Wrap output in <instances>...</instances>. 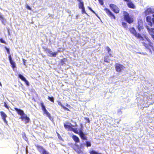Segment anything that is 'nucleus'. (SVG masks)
<instances>
[{
	"mask_svg": "<svg viewBox=\"0 0 154 154\" xmlns=\"http://www.w3.org/2000/svg\"><path fill=\"white\" fill-rule=\"evenodd\" d=\"M88 8H89V9L91 10L92 12H93L94 13V14H95V15L98 17H98V16H97V15L96 14V13H95V12L90 7H88Z\"/></svg>",
	"mask_w": 154,
	"mask_h": 154,
	"instance_id": "obj_34",
	"label": "nucleus"
},
{
	"mask_svg": "<svg viewBox=\"0 0 154 154\" xmlns=\"http://www.w3.org/2000/svg\"><path fill=\"white\" fill-rule=\"evenodd\" d=\"M144 45L149 50V51L150 52H151L150 48L152 47V46L151 45H149L147 44H146L145 43H144Z\"/></svg>",
	"mask_w": 154,
	"mask_h": 154,
	"instance_id": "obj_22",
	"label": "nucleus"
},
{
	"mask_svg": "<svg viewBox=\"0 0 154 154\" xmlns=\"http://www.w3.org/2000/svg\"><path fill=\"white\" fill-rule=\"evenodd\" d=\"M8 33H9V29H8Z\"/></svg>",
	"mask_w": 154,
	"mask_h": 154,
	"instance_id": "obj_47",
	"label": "nucleus"
},
{
	"mask_svg": "<svg viewBox=\"0 0 154 154\" xmlns=\"http://www.w3.org/2000/svg\"><path fill=\"white\" fill-rule=\"evenodd\" d=\"M9 60V61H13V60L12 59V57H11V55H10L8 57Z\"/></svg>",
	"mask_w": 154,
	"mask_h": 154,
	"instance_id": "obj_38",
	"label": "nucleus"
},
{
	"mask_svg": "<svg viewBox=\"0 0 154 154\" xmlns=\"http://www.w3.org/2000/svg\"><path fill=\"white\" fill-rule=\"evenodd\" d=\"M126 2H129L131 0H124Z\"/></svg>",
	"mask_w": 154,
	"mask_h": 154,
	"instance_id": "obj_45",
	"label": "nucleus"
},
{
	"mask_svg": "<svg viewBox=\"0 0 154 154\" xmlns=\"http://www.w3.org/2000/svg\"><path fill=\"white\" fill-rule=\"evenodd\" d=\"M23 63L24 65L25 66L26 65L25 62H26V60H25L23 59Z\"/></svg>",
	"mask_w": 154,
	"mask_h": 154,
	"instance_id": "obj_42",
	"label": "nucleus"
},
{
	"mask_svg": "<svg viewBox=\"0 0 154 154\" xmlns=\"http://www.w3.org/2000/svg\"><path fill=\"white\" fill-rule=\"evenodd\" d=\"M86 145L87 147L91 146V143L89 141L86 142Z\"/></svg>",
	"mask_w": 154,
	"mask_h": 154,
	"instance_id": "obj_27",
	"label": "nucleus"
},
{
	"mask_svg": "<svg viewBox=\"0 0 154 154\" xmlns=\"http://www.w3.org/2000/svg\"><path fill=\"white\" fill-rule=\"evenodd\" d=\"M0 20L1 21L2 23L5 24V20L2 15L0 14Z\"/></svg>",
	"mask_w": 154,
	"mask_h": 154,
	"instance_id": "obj_19",
	"label": "nucleus"
},
{
	"mask_svg": "<svg viewBox=\"0 0 154 154\" xmlns=\"http://www.w3.org/2000/svg\"><path fill=\"white\" fill-rule=\"evenodd\" d=\"M143 24L142 19L139 18L138 19V25L137 26V28L139 31H140L143 29Z\"/></svg>",
	"mask_w": 154,
	"mask_h": 154,
	"instance_id": "obj_9",
	"label": "nucleus"
},
{
	"mask_svg": "<svg viewBox=\"0 0 154 154\" xmlns=\"http://www.w3.org/2000/svg\"><path fill=\"white\" fill-rule=\"evenodd\" d=\"M109 6L112 10L116 13L117 14L119 12V8L116 5L113 4H111Z\"/></svg>",
	"mask_w": 154,
	"mask_h": 154,
	"instance_id": "obj_8",
	"label": "nucleus"
},
{
	"mask_svg": "<svg viewBox=\"0 0 154 154\" xmlns=\"http://www.w3.org/2000/svg\"><path fill=\"white\" fill-rule=\"evenodd\" d=\"M4 106L6 108H8V106L7 105V104L5 103H4Z\"/></svg>",
	"mask_w": 154,
	"mask_h": 154,
	"instance_id": "obj_41",
	"label": "nucleus"
},
{
	"mask_svg": "<svg viewBox=\"0 0 154 154\" xmlns=\"http://www.w3.org/2000/svg\"><path fill=\"white\" fill-rule=\"evenodd\" d=\"M18 76L20 79L24 81L26 79L25 77L21 74H19L18 75Z\"/></svg>",
	"mask_w": 154,
	"mask_h": 154,
	"instance_id": "obj_24",
	"label": "nucleus"
},
{
	"mask_svg": "<svg viewBox=\"0 0 154 154\" xmlns=\"http://www.w3.org/2000/svg\"><path fill=\"white\" fill-rule=\"evenodd\" d=\"M122 25L123 26V27H124L125 28H126L127 27V23L125 22H122Z\"/></svg>",
	"mask_w": 154,
	"mask_h": 154,
	"instance_id": "obj_30",
	"label": "nucleus"
},
{
	"mask_svg": "<svg viewBox=\"0 0 154 154\" xmlns=\"http://www.w3.org/2000/svg\"><path fill=\"white\" fill-rule=\"evenodd\" d=\"M75 125V124L74 125Z\"/></svg>",
	"mask_w": 154,
	"mask_h": 154,
	"instance_id": "obj_48",
	"label": "nucleus"
},
{
	"mask_svg": "<svg viewBox=\"0 0 154 154\" xmlns=\"http://www.w3.org/2000/svg\"><path fill=\"white\" fill-rule=\"evenodd\" d=\"M154 13V9L151 7L147 8L145 12V14L146 15H147L150 14H153Z\"/></svg>",
	"mask_w": 154,
	"mask_h": 154,
	"instance_id": "obj_10",
	"label": "nucleus"
},
{
	"mask_svg": "<svg viewBox=\"0 0 154 154\" xmlns=\"http://www.w3.org/2000/svg\"><path fill=\"white\" fill-rule=\"evenodd\" d=\"M70 131H73L75 133H79L77 128H74L72 127V128H70Z\"/></svg>",
	"mask_w": 154,
	"mask_h": 154,
	"instance_id": "obj_25",
	"label": "nucleus"
},
{
	"mask_svg": "<svg viewBox=\"0 0 154 154\" xmlns=\"http://www.w3.org/2000/svg\"><path fill=\"white\" fill-rule=\"evenodd\" d=\"M65 60H61V63L62 64H63V62H64V61Z\"/></svg>",
	"mask_w": 154,
	"mask_h": 154,
	"instance_id": "obj_44",
	"label": "nucleus"
},
{
	"mask_svg": "<svg viewBox=\"0 0 154 154\" xmlns=\"http://www.w3.org/2000/svg\"><path fill=\"white\" fill-rule=\"evenodd\" d=\"M98 1L101 5H103V0H98Z\"/></svg>",
	"mask_w": 154,
	"mask_h": 154,
	"instance_id": "obj_37",
	"label": "nucleus"
},
{
	"mask_svg": "<svg viewBox=\"0 0 154 154\" xmlns=\"http://www.w3.org/2000/svg\"><path fill=\"white\" fill-rule=\"evenodd\" d=\"M20 119H21L22 121H23L26 124L29 122L30 121V119L26 114L20 116Z\"/></svg>",
	"mask_w": 154,
	"mask_h": 154,
	"instance_id": "obj_5",
	"label": "nucleus"
},
{
	"mask_svg": "<svg viewBox=\"0 0 154 154\" xmlns=\"http://www.w3.org/2000/svg\"><path fill=\"white\" fill-rule=\"evenodd\" d=\"M37 147L38 150L42 154H49V153L42 147L39 146H37Z\"/></svg>",
	"mask_w": 154,
	"mask_h": 154,
	"instance_id": "obj_6",
	"label": "nucleus"
},
{
	"mask_svg": "<svg viewBox=\"0 0 154 154\" xmlns=\"http://www.w3.org/2000/svg\"><path fill=\"white\" fill-rule=\"evenodd\" d=\"M77 125L76 123H75V125H72L71 123H70V127H75Z\"/></svg>",
	"mask_w": 154,
	"mask_h": 154,
	"instance_id": "obj_40",
	"label": "nucleus"
},
{
	"mask_svg": "<svg viewBox=\"0 0 154 154\" xmlns=\"http://www.w3.org/2000/svg\"><path fill=\"white\" fill-rule=\"evenodd\" d=\"M128 6L131 8H134V5L131 2H129L128 3Z\"/></svg>",
	"mask_w": 154,
	"mask_h": 154,
	"instance_id": "obj_20",
	"label": "nucleus"
},
{
	"mask_svg": "<svg viewBox=\"0 0 154 154\" xmlns=\"http://www.w3.org/2000/svg\"><path fill=\"white\" fill-rule=\"evenodd\" d=\"M79 154H83V152L80 150H75Z\"/></svg>",
	"mask_w": 154,
	"mask_h": 154,
	"instance_id": "obj_32",
	"label": "nucleus"
},
{
	"mask_svg": "<svg viewBox=\"0 0 154 154\" xmlns=\"http://www.w3.org/2000/svg\"><path fill=\"white\" fill-rule=\"evenodd\" d=\"M130 32L136 37L140 39H142L143 38L139 33H137L134 27H132L129 29Z\"/></svg>",
	"mask_w": 154,
	"mask_h": 154,
	"instance_id": "obj_3",
	"label": "nucleus"
},
{
	"mask_svg": "<svg viewBox=\"0 0 154 154\" xmlns=\"http://www.w3.org/2000/svg\"><path fill=\"white\" fill-rule=\"evenodd\" d=\"M58 104L59 105H60L63 107V108H64V109H66L67 110H69L68 109L66 108V107H64V106H63L61 103L59 102L58 103Z\"/></svg>",
	"mask_w": 154,
	"mask_h": 154,
	"instance_id": "obj_31",
	"label": "nucleus"
},
{
	"mask_svg": "<svg viewBox=\"0 0 154 154\" xmlns=\"http://www.w3.org/2000/svg\"><path fill=\"white\" fill-rule=\"evenodd\" d=\"M70 123L69 122H66L64 124V127L65 128H68V130L70 131V128H72V127H70Z\"/></svg>",
	"mask_w": 154,
	"mask_h": 154,
	"instance_id": "obj_16",
	"label": "nucleus"
},
{
	"mask_svg": "<svg viewBox=\"0 0 154 154\" xmlns=\"http://www.w3.org/2000/svg\"><path fill=\"white\" fill-rule=\"evenodd\" d=\"M1 115L5 123L7 124L8 121L6 120V118L7 117V116L6 114L3 112L2 111L0 112Z\"/></svg>",
	"mask_w": 154,
	"mask_h": 154,
	"instance_id": "obj_12",
	"label": "nucleus"
},
{
	"mask_svg": "<svg viewBox=\"0 0 154 154\" xmlns=\"http://www.w3.org/2000/svg\"><path fill=\"white\" fill-rule=\"evenodd\" d=\"M48 99L53 102H54V98L53 97H48Z\"/></svg>",
	"mask_w": 154,
	"mask_h": 154,
	"instance_id": "obj_28",
	"label": "nucleus"
},
{
	"mask_svg": "<svg viewBox=\"0 0 154 154\" xmlns=\"http://www.w3.org/2000/svg\"><path fill=\"white\" fill-rule=\"evenodd\" d=\"M104 10L110 17L113 18L114 19H115V17L114 15L108 9L105 8Z\"/></svg>",
	"mask_w": 154,
	"mask_h": 154,
	"instance_id": "obj_11",
	"label": "nucleus"
},
{
	"mask_svg": "<svg viewBox=\"0 0 154 154\" xmlns=\"http://www.w3.org/2000/svg\"><path fill=\"white\" fill-rule=\"evenodd\" d=\"M0 42L3 43H5V42L3 40L2 38L0 39Z\"/></svg>",
	"mask_w": 154,
	"mask_h": 154,
	"instance_id": "obj_39",
	"label": "nucleus"
},
{
	"mask_svg": "<svg viewBox=\"0 0 154 154\" xmlns=\"http://www.w3.org/2000/svg\"><path fill=\"white\" fill-rule=\"evenodd\" d=\"M79 2V8L80 9L83 7H84V3L82 1V0H77Z\"/></svg>",
	"mask_w": 154,
	"mask_h": 154,
	"instance_id": "obj_17",
	"label": "nucleus"
},
{
	"mask_svg": "<svg viewBox=\"0 0 154 154\" xmlns=\"http://www.w3.org/2000/svg\"><path fill=\"white\" fill-rule=\"evenodd\" d=\"M48 52L50 54L49 56L51 57H56L58 53L57 52H53L51 51L50 50H48Z\"/></svg>",
	"mask_w": 154,
	"mask_h": 154,
	"instance_id": "obj_15",
	"label": "nucleus"
},
{
	"mask_svg": "<svg viewBox=\"0 0 154 154\" xmlns=\"http://www.w3.org/2000/svg\"><path fill=\"white\" fill-rule=\"evenodd\" d=\"M5 48L7 51V53H8V54H10V51H9V49L8 48L6 47H5Z\"/></svg>",
	"mask_w": 154,
	"mask_h": 154,
	"instance_id": "obj_36",
	"label": "nucleus"
},
{
	"mask_svg": "<svg viewBox=\"0 0 154 154\" xmlns=\"http://www.w3.org/2000/svg\"><path fill=\"white\" fill-rule=\"evenodd\" d=\"M89 153L90 154H101L100 153H99L94 150L90 151Z\"/></svg>",
	"mask_w": 154,
	"mask_h": 154,
	"instance_id": "obj_26",
	"label": "nucleus"
},
{
	"mask_svg": "<svg viewBox=\"0 0 154 154\" xmlns=\"http://www.w3.org/2000/svg\"><path fill=\"white\" fill-rule=\"evenodd\" d=\"M79 135H80L81 138L84 140L87 139V137L84 134L81 130H80L79 132Z\"/></svg>",
	"mask_w": 154,
	"mask_h": 154,
	"instance_id": "obj_14",
	"label": "nucleus"
},
{
	"mask_svg": "<svg viewBox=\"0 0 154 154\" xmlns=\"http://www.w3.org/2000/svg\"><path fill=\"white\" fill-rule=\"evenodd\" d=\"M0 86H2V84L0 82Z\"/></svg>",
	"mask_w": 154,
	"mask_h": 154,
	"instance_id": "obj_46",
	"label": "nucleus"
},
{
	"mask_svg": "<svg viewBox=\"0 0 154 154\" xmlns=\"http://www.w3.org/2000/svg\"><path fill=\"white\" fill-rule=\"evenodd\" d=\"M26 8L28 9L31 10V8L28 5H27L26 6Z\"/></svg>",
	"mask_w": 154,
	"mask_h": 154,
	"instance_id": "obj_43",
	"label": "nucleus"
},
{
	"mask_svg": "<svg viewBox=\"0 0 154 154\" xmlns=\"http://www.w3.org/2000/svg\"><path fill=\"white\" fill-rule=\"evenodd\" d=\"M10 62L12 65V67L13 69H14L16 67V63L13 60L10 61Z\"/></svg>",
	"mask_w": 154,
	"mask_h": 154,
	"instance_id": "obj_23",
	"label": "nucleus"
},
{
	"mask_svg": "<svg viewBox=\"0 0 154 154\" xmlns=\"http://www.w3.org/2000/svg\"><path fill=\"white\" fill-rule=\"evenodd\" d=\"M42 109L43 110L44 113L45 114L46 116L48 117L50 119H51V117L50 113L48 112L45 108V106L44 105L43 103H41Z\"/></svg>",
	"mask_w": 154,
	"mask_h": 154,
	"instance_id": "obj_4",
	"label": "nucleus"
},
{
	"mask_svg": "<svg viewBox=\"0 0 154 154\" xmlns=\"http://www.w3.org/2000/svg\"><path fill=\"white\" fill-rule=\"evenodd\" d=\"M81 9H82V14H83L84 13L86 14V12L85 11V9L84 7L83 8H81Z\"/></svg>",
	"mask_w": 154,
	"mask_h": 154,
	"instance_id": "obj_33",
	"label": "nucleus"
},
{
	"mask_svg": "<svg viewBox=\"0 0 154 154\" xmlns=\"http://www.w3.org/2000/svg\"><path fill=\"white\" fill-rule=\"evenodd\" d=\"M115 68L117 72H120L124 70L125 67L120 64L116 63V65Z\"/></svg>",
	"mask_w": 154,
	"mask_h": 154,
	"instance_id": "obj_7",
	"label": "nucleus"
},
{
	"mask_svg": "<svg viewBox=\"0 0 154 154\" xmlns=\"http://www.w3.org/2000/svg\"><path fill=\"white\" fill-rule=\"evenodd\" d=\"M104 60L105 62H107L108 63H109V60L107 59V58L106 57H104Z\"/></svg>",
	"mask_w": 154,
	"mask_h": 154,
	"instance_id": "obj_29",
	"label": "nucleus"
},
{
	"mask_svg": "<svg viewBox=\"0 0 154 154\" xmlns=\"http://www.w3.org/2000/svg\"><path fill=\"white\" fill-rule=\"evenodd\" d=\"M72 138L74 141L76 142H79V139L77 136L75 135H73Z\"/></svg>",
	"mask_w": 154,
	"mask_h": 154,
	"instance_id": "obj_21",
	"label": "nucleus"
},
{
	"mask_svg": "<svg viewBox=\"0 0 154 154\" xmlns=\"http://www.w3.org/2000/svg\"><path fill=\"white\" fill-rule=\"evenodd\" d=\"M123 14L124 19L128 23H131L133 22V19L130 17L129 14L127 12L124 11Z\"/></svg>",
	"mask_w": 154,
	"mask_h": 154,
	"instance_id": "obj_2",
	"label": "nucleus"
},
{
	"mask_svg": "<svg viewBox=\"0 0 154 154\" xmlns=\"http://www.w3.org/2000/svg\"><path fill=\"white\" fill-rule=\"evenodd\" d=\"M106 49L109 55H110L111 57H112V52L110 48L109 47L107 46L106 48Z\"/></svg>",
	"mask_w": 154,
	"mask_h": 154,
	"instance_id": "obj_18",
	"label": "nucleus"
},
{
	"mask_svg": "<svg viewBox=\"0 0 154 154\" xmlns=\"http://www.w3.org/2000/svg\"><path fill=\"white\" fill-rule=\"evenodd\" d=\"M24 82H25L26 83V85H27L28 86H29V82H28V81H27L26 79L24 81Z\"/></svg>",
	"mask_w": 154,
	"mask_h": 154,
	"instance_id": "obj_35",
	"label": "nucleus"
},
{
	"mask_svg": "<svg viewBox=\"0 0 154 154\" xmlns=\"http://www.w3.org/2000/svg\"><path fill=\"white\" fill-rule=\"evenodd\" d=\"M152 15L153 17L152 19L151 17L149 16H148L146 17V19L148 24L151 27L150 28L148 26H146V28L154 40V35L153 34H154V28L152 27L153 26H154V14Z\"/></svg>",
	"mask_w": 154,
	"mask_h": 154,
	"instance_id": "obj_1",
	"label": "nucleus"
},
{
	"mask_svg": "<svg viewBox=\"0 0 154 154\" xmlns=\"http://www.w3.org/2000/svg\"><path fill=\"white\" fill-rule=\"evenodd\" d=\"M14 109L16 111V112H17L18 114L20 115V116H23V115L25 114L24 113V111L21 109H19L17 108H15Z\"/></svg>",
	"mask_w": 154,
	"mask_h": 154,
	"instance_id": "obj_13",
	"label": "nucleus"
}]
</instances>
